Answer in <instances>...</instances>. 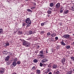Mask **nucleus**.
<instances>
[{
	"mask_svg": "<svg viewBox=\"0 0 74 74\" xmlns=\"http://www.w3.org/2000/svg\"><path fill=\"white\" fill-rule=\"evenodd\" d=\"M57 49H59V46H57Z\"/></svg>",
	"mask_w": 74,
	"mask_h": 74,
	"instance_id": "obj_52",
	"label": "nucleus"
},
{
	"mask_svg": "<svg viewBox=\"0 0 74 74\" xmlns=\"http://www.w3.org/2000/svg\"><path fill=\"white\" fill-rule=\"evenodd\" d=\"M73 45H74V42H73V43L72 44Z\"/></svg>",
	"mask_w": 74,
	"mask_h": 74,
	"instance_id": "obj_54",
	"label": "nucleus"
},
{
	"mask_svg": "<svg viewBox=\"0 0 74 74\" xmlns=\"http://www.w3.org/2000/svg\"><path fill=\"white\" fill-rule=\"evenodd\" d=\"M18 33L21 34H23V32H22V31H19Z\"/></svg>",
	"mask_w": 74,
	"mask_h": 74,
	"instance_id": "obj_32",
	"label": "nucleus"
},
{
	"mask_svg": "<svg viewBox=\"0 0 74 74\" xmlns=\"http://www.w3.org/2000/svg\"><path fill=\"white\" fill-rule=\"evenodd\" d=\"M65 60H65V59L63 58L61 60V62L62 63H64L65 62Z\"/></svg>",
	"mask_w": 74,
	"mask_h": 74,
	"instance_id": "obj_10",
	"label": "nucleus"
},
{
	"mask_svg": "<svg viewBox=\"0 0 74 74\" xmlns=\"http://www.w3.org/2000/svg\"><path fill=\"white\" fill-rule=\"evenodd\" d=\"M3 33V29H0V34Z\"/></svg>",
	"mask_w": 74,
	"mask_h": 74,
	"instance_id": "obj_22",
	"label": "nucleus"
},
{
	"mask_svg": "<svg viewBox=\"0 0 74 74\" xmlns=\"http://www.w3.org/2000/svg\"><path fill=\"white\" fill-rule=\"evenodd\" d=\"M27 42H26L25 41H23V45H26Z\"/></svg>",
	"mask_w": 74,
	"mask_h": 74,
	"instance_id": "obj_16",
	"label": "nucleus"
},
{
	"mask_svg": "<svg viewBox=\"0 0 74 74\" xmlns=\"http://www.w3.org/2000/svg\"><path fill=\"white\" fill-rule=\"evenodd\" d=\"M33 62L34 63H37L38 62V60L36 59H35L33 60Z\"/></svg>",
	"mask_w": 74,
	"mask_h": 74,
	"instance_id": "obj_14",
	"label": "nucleus"
},
{
	"mask_svg": "<svg viewBox=\"0 0 74 74\" xmlns=\"http://www.w3.org/2000/svg\"><path fill=\"white\" fill-rule=\"evenodd\" d=\"M37 72L38 74H40V70H38L37 71Z\"/></svg>",
	"mask_w": 74,
	"mask_h": 74,
	"instance_id": "obj_26",
	"label": "nucleus"
},
{
	"mask_svg": "<svg viewBox=\"0 0 74 74\" xmlns=\"http://www.w3.org/2000/svg\"><path fill=\"white\" fill-rule=\"evenodd\" d=\"M31 9V10H33V9L34 8H36V7L35 6H33L30 8Z\"/></svg>",
	"mask_w": 74,
	"mask_h": 74,
	"instance_id": "obj_31",
	"label": "nucleus"
},
{
	"mask_svg": "<svg viewBox=\"0 0 74 74\" xmlns=\"http://www.w3.org/2000/svg\"><path fill=\"white\" fill-rule=\"evenodd\" d=\"M29 24H28L27 25V26H28V27H29L30 25Z\"/></svg>",
	"mask_w": 74,
	"mask_h": 74,
	"instance_id": "obj_49",
	"label": "nucleus"
},
{
	"mask_svg": "<svg viewBox=\"0 0 74 74\" xmlns=\"http://www.w3.org/2000/svg\"><path fill=\"white\" fill-rule=\"evenodd\" d=\"M23 26H25L26 25V23H23Z\"/></svg>",
	"mask_w": 74,
	"mask_h": 74,
	"instance_id": "obj_21",
	"label": "nucleus"
},
{
	"mask_svg": "<svg viewBox=\"0 0 74 74\" xmlns=\"http://www.w3.org/2000/svg\"><path fill=\"white\" fill-rule=\"evenodd\" d=\"M71 59H72V60L74 61V57H71Z\"/></svg>",
	"mask_w": 74,
	"mask_h": 74,
	"instance_id": "obj_30",
	"label": "nucleus"
},
{
	"mask_svg": "<svg viewBox=\"0 0 74 74\" xmlns=\"http://www.w3.org/2000/svg\"><path fill=\"white\" fill-rule=\"evenodd\" d=\"M60 43L61 45H66V44H65V43H64V42L63 41L61 42Z\"/></svg>",
	"mask_w": 74,
	"mask_h": 74,
	"instance_id": "obj_13",
	"label": "nucleus"
},
{
	"mask_svg": "<svg viewBox=\"0 0 74 74\" xmlns=\"http://www.w3.org/2000/svg\"><path fill=\"white\" fill-rule=\"evenodd\" d=\"M48 67H51V65H50V64H49L48 65Z\"/></svg>",
	"mask_w": 74,
	"mask_h": 74,
	"instance_id": "obj_47",
	"label": "nucleus"
},
{
	"mask_svg": "<svg viewBox=\"0 0 74 74\" xmlns=\"http://www.w3.org/2000/svg\"><path fill=\"white\" fill-rule=\"evenodd\" d=\"M8 53L7 51H3V53L5 54V55H6Z\"/></svg>",
	"mask_w": 74,
	"mask_h": 74,
	"instance_id": "obj_12",
	"label": "nucleus"
},
{
	"mask_svg": "<svg viewBox=\"0 0 74 74\" xmlns=\"http://www.w3.org/2000/svg\"><path fill=\"white\" fill-rule=\"evenodd\" d=\"M25 45L27 47H30V43H29L28 42H27V43H26V45Z\"/></svg>",
	"mask_w": 74,
	"mask_h": 74,
	"instance_id": "obj_8",
	"label": "nucleus"
},
{
	"mask_svg": "<svg viewBox=\"0 0 74 74\" xmlns=\"http://www.w3.org/2000/svg\"><path fill=\"white\" fill-rule=\"evenodd\" d=\"M49 69V72H50V69Z\"/></svg>",
	"mask_w": 74,
	"mask_h": 74,
	"instance_id": "obj_57",
	"label": "nucleus"
},
{
	"mask_svg": "<svg viewBox=\"0 0 74 74\" xmlns=\"http://www.w3.org/2000/svg\"><path fill=\"white\" fill-rule=\"evenodd\" d=\"M63 12V11L62 10H61L60 11V13H62Z\"/></svg>",
	"mask_w": 74,
	"mask_h": 74,
	"instance_id": "obj_41",
	"label": "nucleus"
},
{
	"mask_svg": "<svg viewBox=\"0 0 74 74\" xmlns=\"http://www.w3.org/2000/svg\"><path fill=\"white\" fill-rule=\"evenodd\" d=\"M16 62H12V65L13 66H15L16 65Z\"/></svg>",
	"mask_w": 74,
	"mask_h": 74,
	"instance_id": "obj_9",
	"label": "nucleus"
},
{
	"mask_svg": "<svg viewBox=\"0 0 74 74\" xmlns=\"http://www.w3.org/2000/svg\"><path fill=\"white\" fill-rule=\"evenodd\" d=\"M29 34H32L33 33V32L32 31H29Z\"/></svg>",
	"mask_w": 74,
	"mask_h": 74,
	"instance_id": "obj_33",
	"label": "nucleus"
},
{
	"mask_svg": "<svg viewBox=\"0 0 74 74\" xmlns=\"http://www.w3.org/2000/svg\"><path fill=\"white\" fill-rule=\"evenodd\" d=\"M72 74V72L71 71H69L67 72L66 74Z\"/></svg>",
	"mask_w": 74,
	"mask_h": 74,
	"instance_id": "obj_25",
	"label": "nucleus"
},
{
	"mask_svg": "<svg viewBox=\"0 0 74 74\" xmlns=\"http://www.w3.org/2000/svg\"><path fill=\"white\" fill-rule=\"evenodd\" d=\"M43 66H44V67H45V66H46V64H43Z\"/></svg>",
	"mask_w": 74,
	"mask_h": 74,
	"instance_id": "obj_43",
	"label": "nucleus"
},
{
	"mask_svg": "<svg viewBox=\"0 0 74 74\" xmlns=\"http://www.w3.org/2000/svg\"><path fill=\"white\" fill-rule=\"evenodd\" d=\"M44 33V31H41L40 33V34H43Z\"/></svg>",
	"mask_w": 74,
	"mask_h": 74,
	"instance_id": "obj_36",
	"label": "nucleus"
},
{
	"mask_svg": "<svg viewBox=\"0 0 74 74\" xmlns=\"http://www.w3.org/2000/svg\"><path fill=\"white\" fill-rule=\"evenodd\" d=\"M69 10H65V11L64 12V15H65L66 14H68V13H69Z\"/></svg>",
	"mask_w": 74,
	"mask_h": 74,
	"instance_id": "obj_7",
	"label": "nucleus"
},
{
	"mask_svg": "<svg viewBox=\"0 0 74 74\" xmlns=\"http://www.w3.org/2000/svg\"><path fill=\"white\" fill-rule=\"evenodd\" d=\"M17 60V59L16 58H14V61H15V62H16Z\"/></svg>",
	"mask_w": 74,
	"mask_h": 74,
	"instance_id": "obj_39",
	"label": "nucleus"
},
{
	"mask_svg": "<svg viewBox=\"0 0 74 74\" xmlns=\"http://www.w3.org/2000/svg\"><path fill=\"white\" fill-rule=\"evenodd\" d=\"M72 9H71V10L72 11H74V8H73V7L72 8Z\"/></svg>",
	"mask_w": 74,
	"mask_h": 74,
	"instance_id": "obj_50",
	"label": "nucleus"
},
{
	"mask_svg": "<svg viewBox=\"0 0 74 74\" xmlns=\"http://www.w3.org/2000/svg\"><path fill=\"white\" fill-rule=\"evenodd\" d=\"M47 36H50L51 35V33H50V32H48L47 33Z\"/></svg>",
	"mask_w": 74,
	"mask_h": 74,
	"instance_id": "obj_37",
	"label": "nucleus"
},
{
	"mask_svg": "<svg viewBox=\"0 0 74 74\" xmlns=\"http://www.w3.org/2000/svg\"><path fill=\"white\" fill-rule=\"evenodd\" d=\"M66 49H69V48H71V47L70 45H68L66 47Z\"/></svg>",
	"mask_w": 74,
	"mask_h": 74,
	"instance_id": "obj_17",
	"label": "nucleus"
},
{
	"mask_svg": "<svg viewBox=\"0 0 74 74\" xmlns=\"http://www.w3.org/2000/svg\"><path fill=\"white\" fill-rule=\"evenodd\" d=\"M73 71H74V69H73Z\"/></svg>",
	"mask_w": 74,
	"mask_h": 74,
	"instance_id": "obj_59",
	"label": "nucleus"
},
{
	"mask_svg": "<svg viewBox=\"0 0 74 74\" xmlns=\"http://www.w3.org/2000/svg\"><path fill=\"white\" fill-rule=\"evenodd\" d=\"M57 65H56L53 64V67L54 69H56V68H57Z\"/></svg>",
	"mask_w": 74,
	"mask_h": 74,
	"instance_id": "obj_11",
	"label": "nucleus"
},
{
	"mask_svg": "<svg viewBox=\"0 0 74 74\" xmlns=\"http://www.w3.org/2000/svg\"><path fill=\"white\" fill-rule=\"evenodd\" d=\"M49 69H48V70H47L46 72H45V74H47L48 73H49Z\"/></svg>",
	"mask_w": 74,
	"mask_h": 74,
	"instance_id": "obj_28",
	"label": "nucleus"
},
{
	"mask_svg": "<svg viewBox=\"0 0 74 74\" xmlns=\"http://www.w3.org/2000/svg\"><path fill=\"white\" fill-rule=\"evenodd\" d=\"M27 11H28V12H32V10L29 9H27Z\"/></svg>",
	"mask_w": 74,
	"mask_h": 74,
	"instance_id": "obj_24",
	"label": "nucleus"
},
{
	"mask_svg": "<svg viewBox=\"0 0 74 74\" xmlns=\"http://www.w3.org/2000/svg\"><path fill=\"white\" fill-rule=\"evenodd\" d=\"M25 23H27V24H31V23H32L31 20H30V19L29 18H27L25 19Z\"/></svg>",
	"mask_w": 74,
	"mask_h": 74,
	"instance_id": "obj_1",
	"label": "nucleus"
},
{
	"mask_svg": "<svg viewBox=\"0 0 74 74\" xmlns=\"http://www.w3.org/2000/svg\"><path fill=\"white\" fill-rule=\"evenodd\" d=\"M63 37L65 38H69L70 37V35L69 34L64 35H63Z\"/></svg>",
	"mask_w": 74,
	"mask_h": 74,
	"instance_id": "obj_3",
	"label": "nucleus"
},
{
	"mask_svg": "<svg viewBox=\"0 0 74 74\" xmlns=\"http://www.w3.org/2000/svg\"><path fill=\"white\" fill-rule=\"evenodd\" d=\"M51 36H52V37H55V36H56V34L53 33L51 34Z\"/></svg>",
	"mask_w": 74,
	"mask_h": 74,
	"instance_id": "obj_15",
	"label": "nucleus"
},
{
	"mask_svg": "<svg viewBox=\"0 0 74 74\" xmlns=\"http://www.w3.org/2000/svg\"><path fill=\"white\" fill-rule=\"evenodd\" d=\"M41 62L42 63H45V62L44 60H42Z\"/></svg>",
	"mask_w": 74,
	"mask_h": 74,
	"instance_id": "obj_38",
	"label": "nucleus"
},
{
	"mask_svg": "<svg viewBox=\"0 0 74 74\" xmlns=\"http://www.w3.org/2000/svg\"><path fill=\"white\" fill-rule=\"evenodd\" d=\"M60 6V3H58L56 5V8L57 9L59 8Z\"/></svg>",
	"mask_w": 74,
	"mask_h": 74,
	"instance_id": "obj_5",
	"label": "nucleus"
},
{
	"mask_svg": "<svg viewBox=\"0 0 74 74\" xmlns=\"http://www.w3.org/2000/svg\"><path fill=\"white\" fill-rule=\"evenodd\" d=\"M5 62H6V64L7 65H9L10 64V61H9Z\"/></svg>",
	"mask_w": 74,
	"mask_h": 74,
	"instance_id": "obj_19",
	"label": "nucleus"
},
{
	"mask_svg": "<svg viewBox=\"0 0 74 74\" xmlns=\"http://www.w3.org/2000/svg\"><path fill=\"white\" fill-rule=\"evenodd\" d=\"M50 7H53V3H50Z\"/></svg>",
	"mask_w": 74,
	"mask_h": 74,
	"instance_id": "obj_23",
	"label": "nucleus"
},
{
	"mask_svg": "<svg viewBox=\"0 0 74 74\" xmlns=\"http://www.w3.org/2000/svg\"><path fill=\"white\" fill-rule=\"evenodd\" d=\"M55 39H56V40H58V37H56L55 38Z\"/></svg>",
	"mask_w": 74,
	"mask_h": 74,
	"instance_id": "obj_48",
	"label": "nucleus"
},
{
	"mask_svg": "<svg viewBox=\"0 0 74 74\" xmlns=\"http://www.w3.org/2000/svg\"><path fill=\"white\" fill-rule=\"evenodd\" d=\"M5 62H7V61H9V59H10V56H8L6 57L5 58H4Z\"/></svg>",
	"mask_w": 74,
	"mask_h": 74,
	"instance_id": "obj_4",
	"label": "nucleus"
},
{
	"mask_svg": "<svg viewBox=\"0 0 74 74\" xmlns=\"http://www.w3.org/2000/svg\"><path fill=\"white\" fill-rule=\"evenodd\" d=\"M13 74H17L16 73H13Z\"/></svg>",
	"mask_w": 74,
	"mask_h": 74,
	"instance_id": "obj_55",
	"label": "nucleus"
},
{
	"mask_svg": "<svg viewBox=\"0 0 74 74\" xmlns=\"http://www.w3.org/2000/svg\"><path fill=\"white\" fill-rule=\"evenodd\" d=\"M46 53H48V49H46Z\"/></svg>",
	"mask_w": 74,
	"mask_h": 74,
	"instance_id": "obj_51",
	"label": "nucleus"
},
{
	"mask_svg": "<svg viewBox=\"0 0 74 74\" xmlns=\"http://www.w3.org/2000/svg\"><path fill=\"white\" fill-rule=\"evenodd\" d=\"M38 57L39 58H44V56L43 54H40L38 55Z\"/></svg>",
	"mask_w": 74,
	"mask_h": 74,
	"instance_id": "obj_6",
	"label": "nucleus"
},
{
	"mask_svg": "<svg viewBox=\"0 0 74 74\" xmlns=\"http://www.w3.org/2000/svg\"><path fill=\"white\" fill-rule=\"evenodd\" d=\"M33 5H36V3L35 2H32Z\"/></svg>",
	"mask_w": 74,
	"mask_h": 74,
	"instance_id": "obj_34",
	"label": "nucleus"
},
{
	"mask_svg": "<svg viewBox=\"0 0 74 74\" xmlns=\"http://www.w3.org/2000/svg\"><path fill=\"white\" fill-rule=\"evenodd\" d=\"M73 36H74V34H73Z\"/></svg>",
	"mask_w": 74,
	"mask_h": 74,
	"instance_id": "obj_58",
	"label": "nucleus"
},
{
	"mask_svg": "<svg viewBox=\"0 0 74 74\" xmlns=\"http://www.w3.org/2000/svg\"><path fill=\"white\" fill-rule=\"evenodd\" d=\"M44 53L43 51L42 50L40 51L39 52V54H43Z\"/></svg>",
	"mask_w": 74,
	"mask_h": 74,
	"instance_id": "obj_20",
	"label": "nucleus"
},
{
	"mask_svg": "<svg viewBox=\"0 0 74 74\" xmlns=\"http://www.w3.org/2000/svg\"><path fill=\"white\" fill-rule=\"evenodd\" d=\"M44 23H41V26H44Z\"/></svg>",
	"mask_w": 74,
	"mask_h": 74,
	"instance_id": "obj_45",
	"label": "nucleus"
},
{
	"mask_svg": "<svg viewBox=\"0 0 74 74\" xmlns=\"http://www.w3.org/2000/svg\"><path fill=\"white\" fill-rule=\"evenodd\" d=\"M38 48H40V46H38Z\"/></svg>",
	"mask_w": 74,
	"mask_h": 74,
	"instance_id": "obj_56",
	"label": "nucleus"
},
{
	"mask_svg": "<svg viewBox=\"0 0 74 74\" xmlns=\"http://www.w3.org/2000/svg\"><path fill=\"white\" fill-rule=\"evenodd\" d=\"M59 71H57V72H56V74H59Z\"/></svg>",
	"mask_w": 74,
	"mask_h": 74,
	"instance_id": "obj_44",
	"label": "nucleus"
},
{
	"mask_svg": "<svg viewBox=\"0 0 74 74\" xmlns=\"http://www.w3.org/2000/svg\"><path fill=\"white\" fill-rule=\"evenodd\" d=\"M43 65V64H42L41 63H40V66L41 67H42V66Z\"/></svg>",
	"mask_w": 74,
	"mask_h": 74,
	"instance_id": "obj_35",
	"label": "nucleus"
},
{
	"mask_svg": "<svg viewBox=\"0 0 74 74\" xmlns=\"http://www.w3.org/2000/svg\"><path fill=\"white\" fill-rule=\"evenodd\" d=\"M52 72H49V73L48 74H52Z\"/></svg>",
	"mask_w": 74,
	"mask_h": 74,
	"instance_id": "obj_53",
	"label": "nucleus"
},
{
	"mask_svg": "<svg viewBox=\"0 0 74 74\" xmlns=\"http://www.w3.org/2000/svg\"><path fill=\"white\" fill-rule=\"evenodd\" d=\"M6 46H8V45H9V43H6Z\"/></svg>",
	"mask_w": 74,
	"mask_h": 74,
	"instance_id": "obj_42",
	"label": "nucleus"
},
{
	"mask_svg": "<svg viewBox=\"0 0 74 74\" xmlns=\"http://www.w3.org/2000/svg\"><path fill=\"white\" fill-rule=\"evenodd\" d=\"M4 73V69L1 68L0 69V73H1V74H3Z\"/></svg>",
	"mask_w": 74,
	"mask_h": 74,
	"instance_id": "obj_2",
	"label": "nucleus"
},
{
	"mask_svg": "<svg viewBox=\"0 0 74 74\" xmlns=\"http://www.w3.org/2000/svg\"><path fill=\"white\" fill-rule=\"evenodd\" d=\"M32 69L33 70H35L36 69V67L34 66L32 68Z\"/></svg>",
	"mask_w": 74,
	"mask_h": 74,
	"instance_id": "obj_40",
	"label": "nucleus"
},
{
	"mask_svg": "<svg viewBox=\"0 0 74 74\" xmlns=\"http://www.w3.org/2000/svg\"><path fill=\"white\" fill-rule=\"evenodd\" d=\"M21 62L20 61H18L17 62V64L18 65L20 64H21Z\"/></svg>",
	"mask_w": 74,
	"mask_h": 74,
	"instance_id": "obj_27",
	"label": "nucleus"
},
{
	"mask_svg": "<svg viewBox=\"0 0 74 74\" xmlns=\"http://www.w3.org/2000/svg\"><path fill=\"white\" fill-rule=\"evenodd\" d=\"M43 60L45 62H47V61H48V60H47V59L45 58L44 59H43Z\"/></svg>",
	"mask_w": 74,
	"mask_h": 74,
	"instance_id": "obj_29",
	"label": "nucleus"
},
{
	"mask_svg": "<svg viewBox=\"0 0 74 74\" xmlns=\"http://www.w3.org/2000/svg\"><path fill=\"white\" fill-rule=\"evenodd\" d=\"M47 13L49 14H51V13H52V11H51V10H48L47 11Z\"/></svg>",
	"mask_w": 74,
	"mask_h": 74,
	"instance_id": "obj_18",
	"label": "nucleus"
},
{
	"mask_svg": "<svg viewBox=\"0 0 74 74\" xmlns=\"http://www.w3.org/2000/svg\"><path fill=\"white\" fill-rule=\"evenodd\" d=\"M69 40H72V38L71 37H69Z\"/></svg>",
	"mask_w": 74,
	"mask_h": 74,
	"instance_id": "obj_46",
	"label": "nucleus"
}]
</instances>
